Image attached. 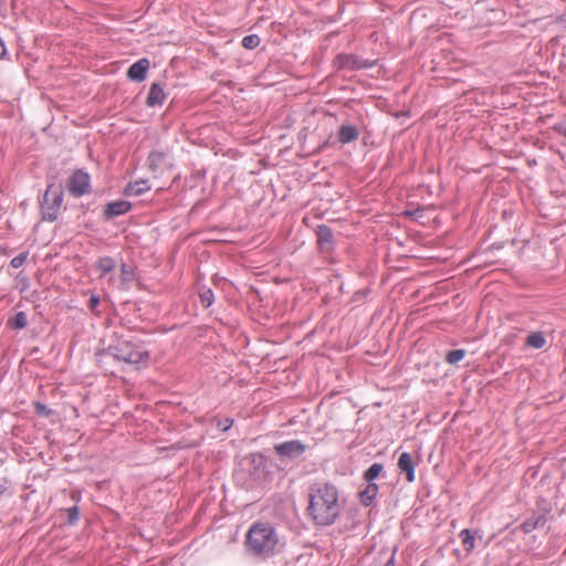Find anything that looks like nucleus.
I'll list each match as a JSON object with an SVG mask.
<instances>
[{
	"mask_svg": "<svg viewBox=\"0 0 566 566\" xmlns=\"http://www.w3.org/2000/svg\"><path fill=\"white\" fill-rule=\"evenodd\" d=\"M310 516L317 525H332L339 516L342 504L337 488L328 482H317L310 488Z\"/></svg>",
	"mask_w": 566,
	"mask_h": 566,
	"instance_id": "nucleus-1",
	"label": "nucleus"
},
{
	"mask_svg": "<svg viewBox=\"0 0 566 566\" xmlns=\"http://www.w3.org/2000/svg\"><path fill=\"white\" fill-rule=\"evenodd\" d=\"M284 545L275 528L269 523H254L245 536L247 551L261 559L279 554Z\"/></svg>",
	"mask_w": 566,
	"mask_h": 566,
	"instance_id": "nucleus-2",
	"label": "nucleus"
},
{
	"mask_svg": "<svg viewBox=\"0 0 566 566\" xmlns=\"http://www.w3.org/2000/svg\"><path fill=\"white\" fill-rule=\"evenodd\" d=\"M109 353L117 360L139 368V364L146 363L149 354L142 346L135 345L127 340L118 342L114 347L109 348Z\"/></svg>",
	"mask_w": 566,
	"mask_h": 566,
	"instance_id": "nucleus-3",
	"label": "nucleus"
},
{
	"mask_svg": "<svg viewBox=\"0 0 566 566\" xmlns=\"http://www.w3.org/2000/svg\"><path fill=\"white\" fill-rule=\"evenodd\" d=\"M63 203V190L60 186L50 185L41 202L43 220L53 222L57 219Z\"/></svg>",
	"mask_w": 566,
	"mask_h": 566,
	"instance_id": "nucleus-4",
	"label": "nucleus"
},
{
	"mask_svg": "<svg viewBox=\"0 0 566 566\" xmlns=\"http://www.w3.org/2000/svg\"><path fill=\"white\" fill-rule=\"evenodd\" d=\"M274 451L282 460H294L300 458L306 451V446L300 440H290L275 444Z\"/></svg>",
	"mask_w": 566,
	"mask_h": 566,
	"instance_id": "nucleus-5",
	"label": "nucleus"
},
{
	"mask_svg": "<svg viewBox=\"0 0 566 566\" xmlns=\"http://www.w3.org/2000/svg\"><path fill=\"white\" fill-rule=\"evenodd\" d=\"M69 191L74 197H82L90 191V176L88 174L77 170L69 180Z\"/></svg>",
	"mask_w": 566,
	"mask_h": 566,
	"instance_id": "nucleus-6",
	"label": "nucleus"
},
{
	"mask_svg": "<svg viewBox=\"0 0 566 566\" xmlns=\"http://www.w3.org/2000/svg\"><path fill=\"white\" fill-rule=\"evenodd\" d=\"M244 464L254 480H260L265 475L266 461L260 453H252L244 459Z\"/></svg>",
	"mask_w": 566,
	"mask_h": 566,
	"instance_id": "nucleus-7",
	"label": "nucleus"
},
{
	"mask_svg": "<svg viewBox=\"0 0 566 566\" xmlns=\"http://www.w3.org/2000/svg\"><path fill=\"white\" fill-rule=\"evenodd\" d=\"M336 63L342 69L347 70H361V69H368L374 65L373 62H369L367 60H361L356 55L352 54H339L336 56Z\"/></svg>",
	"mask_w": 566,
	"mask_h": 566,
	"instance_id": "nucleus-8",
	"label": "nucleus"
},
{
	"mask_svg": "<svg viewBox=\"0 0 566 566\" xmlns=\"http://www.w3.org/2000/svg\"><path fill=\"white\" fill-rule=\"evenodd\" d=\"M132 208V203L126 200H116L108 202L103 211V217L106 220L127 213Z\"/></svg>",
	"mask_w": 566,
	"mask_h": 566,
	"instance_id": "nucleus-9",
	"label": "nucleus"
},
{
	"mask_svg": "<svg viewBox=\"0 0 566 566\" xmlns=\"http://www.w3.org/2000/svg\"><path fill=\"white\" fill-rule=\"evenodd\" d=\"M149 65L150 63L147 59L138 60L128 69L127 77L135 82L144 81L146 78L147 71L149 70Z\"/></svg>",
	"mask_w": 566,
	"mask_h": 566,
	"instance_id": "nucleus-10",
	"label": "nucleus"
},
{
	"mask_svg": "<svg viewBox=\"0 0 566 566\" xmlns=\"http://www.w3.org/2000/svg\"><path fill=\"white\" fill-rule=\"evenodd\" d=\"M398 468L400 469V471L406 473V478H407L408 482L415 481V465H413L412 457L409 453L403 452L399 457Z\"/></svg>",
	"mask_w": 566,
	"mask_h": 566,
	"instance_id": "nucleus-11",
	"label": "nucleus"
},
{
	"mask_svg": "<svg viewBox=\"0 0 566 566\" xmlns=\"http://www.w3.org/2000/svg\"><path fill=\"white\" fill-rule=\"evenodd\" d=\"M165 97L164 87L159 83H153L148 92L146 104L150 107L161 105Z\"/></svg>",
	"mask_w": 566,
	"mask_h": 566,
	"instance_id": "nucleus-12",
	"label": "nucleus"
},
{
	"mask_svg": "<svg viewBox=\"0 0 566 566\" xmlns=\"http://www.w3.org/2000/svg\"><path fill=\"white\" fill-rule=\"evenodd\" d=\"M359 136V132L356 127L350 125H342L337 133L338 142L342 144H348L356 140Z\"/></svg>",
	"mask_w": 566,
	"mask_h": 566,
	"instance_id": "nucleus-13",
	"label": "nucleus"
},
{
	"mask_svg": "<svg viewBox=\"0 0 566 566\" xmlns=\"http://www.w3.org/2000/svg\"><path fill=\"white\" fill-rule=\"evenodd\" d=\"M333 232L327 226H319L317 228L318 244L322 250H329L333 244Z\"/></svg>",
	"mask_w": 566,
	"mask_h": 566,
	"instance_id": "nucleus-14",
	"label": "nucleus"
},
{
	"mask_svg": "<svg viewBox=\"0 0 566 566\" xmlns=\"http://www.w3.org/2000/svg\"><path fill=\"white\" fill-rule=\"evenodd\" d=\"M149 189L148 180L140 179L128 184L124 189V193L126 196H140Z\"/></svg>",
	"mask_w": 566,
	"mask_h": 566,
	"instance_id": "nucleus-15",
	"label": "nucleus"
},
{
	"mask_svg": "<svg viewBox=\"0 0 566 566\" xmlns=\"http://www.w3.org/2000/svg\"><path fill=\"white\" fill-rule=\"evenodd\" d=\"M377 493L378 485L374 482H368V485L359 493L360 502L366 506L370 505Z\"/></svg>",
	"mask_w": 566,
	"mask_h": 566,
	"instance_id": "nucleus-16",
	"label": "nucleus"
},
{
	"mask_svg": "<svg viewBox=\"0 0 566 566\" xmlns=\"http://www.w3.org/2000/svg\"><path fill=\"white\" fill-rule=\"evenodd\" d=\"M546 523V518L544 515H534L531 518L524 521L521 525V528L524 533H531L534 530L544 526Z\"/></svg>",
	"mask_w": 566,
	"mask_h": 566,
	"instance_id": "nucleus-17",
	"label": "nucleus"
},
{
	"mask_svg": "<svg viewBox=\"0 0 566 566\" xmlns=\"http://www.w3.org/2000/svg\"><path fill=\"white\" fill-rule=\"evenodd\" d=\"M166 158V154L163 151H151L148 156V166L149 169L157 174L160 170V167Z\"/></svg>",
	"mask_w": 566,
	"mask_h": 566,
	"instance_id": "nucleus-18",
	"label": "nucleus"
},
{
	"mask_svg": "<svg viewBox=\"0 0 566 566\" xmlns=\"http://www.w3.org/2000/svg\"><path fill=\"white\" fill-rule=\"evenodd\" d=\"M115 266L116 262L111 256L101 258L96 263V268L99 271L101 276L112 272L115 269Z\"/></svg>",
	"mask_w": 566,
	"mask_h": 566,
	"instance_id": "nucleus-19",
	"label": "nucleus"
},
{
	"mask_svg": "<svg viewBox=\"0 0 566 566\" xmlns=\"http://www.w3.org/2000/svg\"><path fill=\"white\" fill-rule=\"evenodd\" d=\"M546 339L541 332L531 333L526 338V345L536 349L543 348Z\"/></svg>",
	"mask_w": 566,
	"mask_h": 566,
	"instance_id": "nucleus-20",
	"label": "nucleus"
},
{
	"mask_svg": "<svg viewBox=\"0 0 566 566\" xmlns=\"http://www.w3.org/2000/svg\"><path fill=\"white\" fill-rule=\"evenodd\" d=\"M460 537H461L463 549L465 552H471L474 548V543H475L474 536L471 534V532L469 530H463L460 533Z\"/></svg>",
	"mask_w": 566,
	"mask_h": 566,
	"instance_id": "nucleus-21",
	"label": "nucleus"
},
{
	"mask_svg": "<svg viewBox=\"0 0 566 566\" xmlns=\"http://www.w3.org/2000/svg\"><path fill=\"white\" fill-rule=\"evenodd\" d=\"M28 324V318L24 312H19L12 319L9 321L10 327L14 329L24 328Z\"/></svg>",
	"mask_w": 566,
	"mask_h": 566,
	"instance_id": "nucleus-22",
	"label": "nucleus"
},
{
	"mask_svg": "<svg viewBox=\"0 0 566 566\" xmlns=\"http://www.w3.org/2000/svg\"><path fill=\"white\" fill-rule=\"evenodd\" d=\"M384 470V465L380 463L371 464L368 470L364 473V479L366 482H373Z\"/></svg>",
	"mask_w": 566,
	"mask_h": 566,
	"instance_id": "nucleus-23",
	"label": "nucleus"
},
{
	"mask_svg": "<svg viewBox=\"0 0 566 566\" xmlns=\"http://www.w3.org/2000/svg\"><path fill=\"white\" fill-rule=\"evenodd\" d=\"M199 296L205 307H209L214 301L213 292L211 291V289H201V291L199 292Z\"/></svg>",
	"mask_w": 566,
	"mask_h": 566,
	"instance_id": "nucleus-24",
	"label": "nucleus"
},
{
	"mask_svg": "<svg viewBox=\"0 0 566 566\" xmlns=\"http://www.w3.org/2000/svg\"><path fill=\"white\" fill-rule=\"evenodd\" d=\"M464 356H465V350L464 349H454V350H450L447 354L446 360L449 364H457L460 360H462Z\"/></svg>",
	"mask_w": 566,
	"mask_h": 566,
	"instance_id": "nucleus-25",
	"label": "nucleus"
},
{
	"mask_svg": "<svg viewBox=\"0 0 566 566\" xmlns=\"http://www.w3.org/2000/svg\"><path fill=\"white\" fill-rule=\"evenodd\" d=\"M260 44V38L256 34L245 35L242 39V46L249 50L255 49Z\"/></svg>",
	"mask_w": 566,
	"mask_h": 566,
	"instance_id": "nucleus-26",
	"label": "nucleus"
},
{
	"mask_svg": "<svg viewBox=\"0 0 566 566\" xmlns=\"http://www.w3.org/2000/svg\"><path fill=\"white\" fill-rule=\"evenodd\" d=\"M27 256H28V254H27V253H20V254H18V255H15V256L11 260V262H10L11 266H12V268H14V269L20 268V266L25 262Z\"/></svg>",
	"mask_w": 566,
	"mask_h": 566,
	"instance_id": "nucleus-27",
	"label": "nucleus"
},
{
	"mask_svg": "<svg viewBox=\"0 0 566 566\" xmlns=\"http://www.w3.org/2000/svg\"><path fill=\"white\" fill-rule=\"evenodd\" d=\"M78 507L73 506L67 510V520L69 523L74 524L78 520Z\"/></svg>",
	"mask_w": 566,
	"mask_h": 566,
	"instance_id": "nucleus-28",
	"label": "nucleus"
},
{
	"mask_svg": "<svg viewBox=\"0 0 566 566\" xmlns=\"http://www.w3.org/2000/svg\"><path fill=\"white\" fill-rule=\"evenodd\" d=\"M99 305V297L97 295H92L88 301V307L91 311H96L97 306Z\"/></svg>",
	"mask_w": 566,
	"mask_h": 566,
	"instance_id": "nucleus-29",
	"label": "nucleus"
},
{
	"mask_svg": "<svg viewBox=\"0 0 566 566\" xmlns=\"http://www.w3.org/2000/svg\"><path fill=\"white\" fill-rule=\"evenodd\" d=\"M35 409H36V412L39 415H42V416H49L50 415V410L48 409V407L42 405V403H40V402L35 403Z\"/></svg>",
	"mask_w": 566,
	"mask_h": 566,
	"instance_id": "nucleus-30",
	"label": "nucleus"
},
{
	"mask_svg": "<svg viewBox=\"0 0 566 566\" xmlns=\"http://www.w3.org/2000/svg\"><path fill=\"white\" fill-rule=\"evenodd\" d=\"M554 129L559 134L566 137V120L560 122L554 126Z\"/></svg>",
	"mask_w": 566,
	"mask_h": 566,
	"instance_id": "nucleus-31",
	"label": "nucleus"
},
{
	"mask_svg": "<svg viewBox=\"0 0 566 566\" xmlns=\"http://www.w3.org/2000/svg\"><path fill=\"white\" fill-rule=\"evenodd\" d=\"M9 481L4 476H0V496L8 490Z\"/></svg>",
	"mask_w": 566,
	"mask_h": 566,
	"instance_id": "nucleus-32",
	"label": "nucleus"
},
{
	"mask_svg": "<svg viewBox=\"0 0 566 566\" xmlns=\"http://www.w3.org/2000/svg\"><path fill=\"white\" fill-rule=\"evenodd\" d=\"M233 423L232 419L227 418L222 423V430H228Z\"/></svg>",
	"mask_w": 566,
	"mask_h": 566,
	"instance_id": "nucleus-33",
	"label": "nucleus"
},
{
	"mask_svg": "<svg viewBox=\"0 0 566 566\" xmlns=\"http://www.w3.org/2000/svg\"><path fill=\"white\" fill-rule=\"evenodd\" d=\"M6 54V46L3 41L0 39V59L3 57Z\"/></svg>",
	"mask_w": 566,
	"mask_h": 566,
	"instance_id": "nucleus-34",
	"label": "nucleus"
},
{
	"mask_svg": "<svg viewBox=\"0 0 566 566\" xmlns=\"http://www.w3.org/2000/svg\"><path fill=\"white\" fill-rule=\"evenodd\" d=\"M562 20L566 24V12L563 14Z\"/></svg>",
	"mask_w": 566,
	"mask_h": 566,
	"instance_id": "nucleus-35",
	"label": "nucleus"
},
{
	"mask_svg": "<svg viewBox=\"0 0 566 566\" xmlns=\"http://www.w3.org/2000/svg\"><path fill=\"white\" fill-rule=\"evenodd\" d=\"M122 270H123V274H126L125 264H123Z\"/></svg>",
	"mask_w": 566,
	"mask_h": 566,
	"instance_id": "nucleus-36",
	"label": "nucleus"
}]
</instances>
